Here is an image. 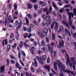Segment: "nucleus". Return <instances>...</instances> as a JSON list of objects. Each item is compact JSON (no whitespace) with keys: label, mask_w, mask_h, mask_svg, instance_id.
Masks as SVG:
<instances>
[{"label":"nucleus","mask_w":76,"mask_h":76,"mask_svg":"<svg viewBox=\"0 0 76 76\" xmlns=\"http://www.w3.org/2000/svg\"><path fill=\"white\" fill-rule=\"evenodd\" d=\"M47 10H48V7H45V9H43V11L46 12Z\"/></svg>","instance_id":"774afa93"},{"label":"nucleus","mask_w":76,"mask_h":76,"mask_svg":"<svg viewBox=\"0 0 76 76\" xmlns=\"http://www.w3.org/2000/svg\"><path fill=\"white\" fill-rule=\"evenodd\" d=\"M63 11H64V9H61L59 10V12L61 13H63Z\"/></svg>","instance_id":"338daca9"},{"label":"nucleus","mask_w":76,"mask_h":76,"mask_svg":"<svg viewBox=\"0 0 76 76\" xmlns=\"http://www.w3.org/2000/svg\"><path fill=\"white\" fill-rule=\"evenodd\" d=\"M10 45H9L7 46V50L8 52H9L10 50Z\"/></svg>","instance_id":"a878e982"},{"label":"nucleus","mask_w":76,"mask_h":76,"mask_svg":"<svg viewBox=\"0 0 76 76\" xmlns=\"http://www.w3.org/2000/svg\"><path fill=\"white\" fill-rule=\"evenodd\" d=\"M32 36V34H31V33H29L28 34V38H31V37Z\"/></svg>","instance_id":"5fc2aeb1"},{"label":"nucleus","mask_w":76,"mask_h":76,"mask_svg":"<svg viewBox=\"0 0 76 76\" xmlns=\"http://www.w3.org/2000/svg\"><path fill=\"white\" fill-rule=\"evenodd\" d=\"M41 58L42 60H45L47 59V55H44L43 57L41 56Z\"/></svg>","instance_id":"6ab92c4d"},{"label":"nucleus","mask_w":76,"mask_h":76,"mask_svg":"<svg viewBox=\"0 0 76 76\" xmlns=\"http://www.w3.org/2000/svg\"><path fill=\"white\" fill-rule=\"evenodd\" d=\"M26 43V42H24V44L25 47H26V48H29V45H28Z\"/></svg>","instance_id":"5701e85b"},{"label":"nucleus","mask_w":76,"mask_h":76,"mask_svg":"<svg viewBox=\"0 0 76 76\" xmlns=\"http://www.w3.org/2000/svg\"><path fill=\"white\" fill-rule=\"evenodd\" d=\"M71 5L70 4H67L66 5H65L64 6V8H67V7H70L71 6Z\"/></svg>","instance_id":"a18cd8bd"},{"label":"nucleus","mask_w":76,"mask_h":76,"mask_svg":"<svg viewBox=\"0 0 76 76\" xmlns=\"http://www.w3.org/2000/svg\"><path fill=\"white\" fill-rule=\"evenodd\" d=\"M58 37L59 38L61 39V40H59V44L57 45V48H60L61 47H64V40H63L62 39V37L61 36V35H58Z\"/></svg>","instance_id":"f03ea898"},{"label":"nucleus","mask_w":76,"mask_h":76,"mask_svg":"<svg viewBox=\"0 0 76 76\" xmlns=\"http://www.w3.org/2000/svg\"><path fill=\"white\" fill-rule=\"evenodd\" d=\"M25 19L27 25H28V24H29V20L28 18L27 17H26L25 18Z\"/></svg>","instance_id":"473e14b6"},{"label":"nucleus","mask_w":76,"mask_h":76,"mask_svg":"<svg viewBox=\"0 0 76 76\" xmlns=\"http://www.w3.org/2000/svg\"><path fill=\"white\" fill-rule=\"evenodd\" d=\"M53 6L55 9H56V10H58V9L57 8V7L56 6V4H55V3L54 1L53 2Z\"/></svg>","instance_id":"f3484780"},{"label":"nucleus","mask_w":76,"mask_h":76,"mask_svg":"<svg viewBox=\"0 0 76 76\" xmlns=\"http://www.w3.org/2000/svg\"><path fill=\"white\" fill-rule=\"evenodd\" d=\"M27 6L28 9H31L32 8V4L30 3H28L27 4Z\"/></svg>","instance_id":"f704fd0d"},{"label":"nucleus","mask_w":76,"mask_h":76,"mask_svg":"<svg viewBox=\"0 0 76 76\" xmlns=\"http://www.w3.org/2000/svg\"><path fill=\"white\" fill-rule=\"evenodd\" d=\"M39 31L37 32V34L41 38H44L43 37L47 36V34L48 32V30L47 28H44L42 34L41 33V30H39Z\"/></svg>","instance_id":"f257e3e1"},{"label":"nucleus","mask_w":76,"mask_h":76,"mask_svg":"<svg viewBox=\"0 0 76 76\" xmlns=\"http://www.w3.org/2000/svg\"><path fill=\"white\" fill-rule=\"evenodd\" d=\"M28 34L27 33H25L23 34V37L24 38H26L28 37Z\"/></svg>","instance_id":"e433bc0d"},{"label":"nucleus","mask_w":76,"mask_h":76,"mask_svg":"<svg viewBox=\"0 0 76 76\" xmlns=\"http://www.w3.org/2000/svg\"><path fill=\"white\" fill-rule=\"evenodd\" d=\"M34 8L35 10H37L38 9V6L37 4H35L34 5Z\"/></svg>","instance_id":"c85d7f7f"},{"label":"nucleus","mask_w":76,"mask_h":76,"mask_svg":"<svg viewBox=\"0 0 76 76\" xmlns=\"http://www.w3.org/2000/svg\"><path fill=\"white\" fill-rule=\"evenodd\" d=\"M73 12L74 13V15L76 16V9L75 8H74L73 10Z\"/></svg>","instance_id":"4c0bfd02"},{"label":"nucleus","mask_w":76,"mask_h":76,"mask_svg":"<svg viewBox=\"0 0 76 76\" xmlns=\"http://www.w3.org/2000/svg\"><path fill=\"white\" fill-rule=\"evenodd\" d=\"M44 68L45 70H47L48 72L50 71V66L48 65H45L44 66Z\"/></svg>","instance_id":"9d476101"},{"label":"nucleus","mask_w":76,"mask_h":76,"mask_svg":"<svg viewBox=\"0 0 76 76\" xmlns=\"http://www.w3.org/2000/svg\"><path fill=\"white\" fill-rule=\"evenodd\" d=\"M10 57L11 59L14 60H15V61H17V60H18V59H17L15 57L13 56L12 55H10Z\"/></svg>","instance_id":"dca6fc26"},{"label":"nucleus","mask_w":76,"mask_h":76,"mask_svg":"<svg viewBox=\"0 0 76 76\" xmlns=\"http://www.w3.org/2000/svg\"><path fill=\"white\" fill-rule=\"evenodd\" d=\"M40 44L43 47L45 46V43L44 42V40L42 41Z\"/></svg>","instance_id":"bb28decb"},{"label":"nucleus","mask_w":76,"mask_h":76,"mask_svg":"<svg viewBox=\"0 0 76 76\" xmlns=\"http://www.w3.org/2000/svg\"><path fill=\"white\" fill-rule=\"evenodd\" d=\"M42 25L44 26H49V25H48V22H46L45 23V22L42 23Z\"/></svg>","instance_id":"aec40b11"},{"label":"nucleus","mask_w":76,"mask_h":76,"mask_svg":"<svg viewBox=\"0 0 76 76\" xmlns=\"http://www.w3.org/2000/svg\"><path fill=\"white\" fill-rule=\"evenodd\" d=\"M33 50H35V48L34 47H32L31 48V49L30 50V51H31L32 54H34V51Z\"/></svg>","instance_id":"4468645a"},{"label":"nucleus","mask_w":76,"mask_h":76,"mask_svg":"<svg viewBox=\"0 0 76 76\" xmlns=\"http://www.w3.org/2000/svg\"><path fill=\"white\" fill-rule=\"evenodd\" d=\"M31 71L32 73H35V69L32 66H31Z\"/></svg>","instance_id":"2f4dec72"},{"label":"nucleus","mask_w":76,"mask_h":76,"mask_svg":"<svg viewBox=\"0 0 76 76\" xmlns=\"http://www.w3.org/2000/svg\"><path fill=\"white\" fill-rule=\"evenodd\" d=\"M11 63L12 64H15V61L14 60H11Z\"/></svg>","instance_id":"680f3d73"},{"label":"nucleus","mask_w":76,"mask_h":76,"mask_svg":"<svg viewBox=\"0 0 76 76\" xmlns=\"http://www.w3.org/2000/svg\"><path fill=\"white\" fill-rule=\"evenodd\" d=\"M50 19V16L49 15H47L46 17L45 20L48 21V20H49Z\"/></svg>","instance_id":"cd10ccee"},{"label":"nucleus","mask_w":76,"mask_h":76,"mask_svg":"<svg viewBox=\"0 0 76 76\" xmlns=\"http://www.w3.org/2000/svg\"><path fill=\"white\" fill-rule=\"evenodd\" d=\"M33 44L35 47H37V46L38 43L37 42L35 41L33 42Z\"/></svg>","instance_id":"49530a36"},{"label":"nucleus","mask_w":76,"mask_h":76,"mask_svg":"<svg viewBox=\"0 0 76 76\" xmlns=\"http://www.w3.org/2000/svg\"><path fill=\"white\" fill-rule=\"evenodd\" d=\"M58 29V26L56 25L55 27V29L56 31H57Z\"/></svg>","instance_id":"864d4df0"},{"label":"nucleus","mask_w":76,"mask_h":76,"mask_svg":"<svg viewBox=\"0 0 76 76\" xmlns=\"http://www.w3.org/2000/svg\"><path fill=\"white\" fill-rule=\"evenodd\" d=\"M47 63L48 64H49V63H50V59L48 56V59H47Z\"/></svg>","instance_id":"37998d69"},{"label":"nucleus","mask_w":76,"mask_h":76,"mask_svg":"<svg viewBox=\"0 0 76 76\" xmlns=\"http://www.w3.org/2000/svg\"><path fill=\"white\" fill-rule=\"evenodd\" d=\"M53 54L54 56H57V52L56 51H54Z\"/></svg>","instance_id":"0e129e2a"},{"label":"nucleus","mask_w":76,"mask_h":76,"mask_svg":"<svg viewBox=\"0 0 76 76\" xmlns=\"http://www.w3.org/2000/svg\"><path fill=\"white\" fill-rule=\"evenodd\" d=\"M18 58H19L20 59L21 58L20 56V52H19L18 53Z\"/></svg>","instance_id":"603ef678"},{"label":"nucleus","mask_w":76,"mask_h":76,"mask_svg":"<svg viewBox=\"0 0 76 76\" xmlns=\"http://www.w3.org/2000/svg\"><path fill=\"white\" fill-rule=\"evenodd\" d=\"M20 62L21 65L23 66H25V65L22 62V61L21 60H20Z\"/></svg>","instance_id":"4d7b16f0"},{"label":"nucleus","mask_w":76,"mask_h":76,"mask_svg":"<svg viewBox=\"0 0 76 76\" xmlns=\"http://www.w3.org/2000/svg\"><path fill=\"white\" fill-rule=\"evenodd\" d=\"M22 21H20V23L18 21L16 20L15 21V23L14 26H15L17 27V29L18 30L21 27V26H22Z\"/></svg>","instance_id":"423d86ee"},{"label":"nucleus","mask_w":76,"mask_h":76,"mask_svg":"<svg viewBox=\"0 0 76 76\" xmlns=\"http://www.w3.org/2000/svg\"><path fill=\"white\" fill-rule=\"evenodd\" d=\"M62 23H63V25H64L66 26L68 28H69V29L70 27H69V24L66 22V21H64V20H62Z\"/></svg>","instance_id":"6e6552de"},{"label":"nucleus","mask_w":76,"mask_h":76,"mask_svg":"<svg viewBox=\"0 0 76 76\" xmlns=\"http://www.w3.org/2000/svg\"><path fill=\"white\" fill-rule=\"evenodd\" d=\"M21 52L23 56V57H26V54H25V52L21 50Z\"/></svg>","instance_id":"c9c22d12"},{"label":"nucleus","mask_w":76,"mask_h":76,"mask_svg":"<svg viewBox=\"0 0 76 76\" xmlns=\"http://www.w3.org/2000/svg\"><path fill=\"white\" fill-rule=\"evenodd\" d=\"M48 47L49 50L51 51V53L52 54H53V47L52 46H50V45H48Z\"/></svg>","instance_id":"9b49d317"},{"label":"nucleus","mask_w":76,"mask_h":76,"mask_svg":"<svg viewBox=\"0 0 76 76\" xmlns=\"http://www.w3.org/2000/svg\"><path fill=\"white\" fill-rule=\"evenodd\" d=\"M46 15H43L42 16V18L43 19H45V20H46Z\"/></svg>","instance_id":"3c124183"},{"label":"nucleus","mask_w":76,"mask_h":76,"mask_svg":"<svg viewBox=\"0 0 76 76\" xmlns=\"http://www.w3.org/2000/svg\"><path fill=\"white\" fill-rule=\"evenodd\" d=\"M39 54H41L43 53L42 51L41 50H39L38 51Z\"/></svg>","instance_id":"69168bd1"},{"label":"nucleus","mask_w":76,"mask_h":76,"mask_svg":"<svg viewBox=\"0 0 76 76\" xmlns=\"http://www.w3.org/2000/svg\"><path fill=\"white\" fill-rule=\"evenodd\" d=\"M4 42L5 43V45H7V39H6L4 40Z\"/></svg>","instance_id":"052dcab7"},{"label":"nucleus","mask_w":76,"mask_h":76,"mask_svg":"<svg viewBox=\"0 0 76 76\" xmlns=\"http://www.w3.org/2000/svg\"><path fill=\"white\" fill-rule=\"evenodd\" d=\"M30 41H31V42H34V39L31 37L30 39Z\"/></svg>","instance_id":"e2e57ef3"},{"label":"nucleus","mask_w":76,"mask_h":76,"mask_svg":"<svg viewBox=\"0 0 76 76\" xmlns=\"http://www.w3.org/2000/svg\"><path fill=\"white\" fill-rule=\"evenodd\" d=\"M27 16L29 19H32V15L30 14H27Z\"/></svg>","instance_id":"412c9836"},{"label":"nucleus","mask_w":76,"mask_h":76,"mask_svg":"<svg viewBox=\"0 0 76 76\" xmlns=\"http://www.w3.org/2000/svg\"><path fill=\"white\" fill-rule=\"evenodd\" d=\"M70 59L71 61H72L73 63V70H76V69L75 68V64H76V63H75V62L76 61L74 60V58H71Z\"/></svg>","instance_id":"0eeeda50"},{"label":"nucleus","mask_w":76,"mask_h":76,"mask_svg":"<svg viewBox=\"0 0 76 76\" xmlns=\"http://www.w3.org/2000/svg\"><path fill=\"white\" fill-rule=\"evenodd\" d=\"M52 40H54L56 39V34L52 33Z\"/></svg>","instance_id":"72a5a7b5"},{"label":"nucleus","mask_w":76,"mask_h":76,"mask_svg":"<svg viewBox=\"0 0 76 76\" xmlns=\"http://www.w3.org/2000/svg\"><path fill=\"white\" fill-rule=\"evenodd\" d=\"M14 37V34L13 33H11L10 35V38H13Z\"/></svg>","instance_id":"09e8293b"},{"label":"nucleus","mask_w":76,"mask_h":76,"mask_svg":"<svg viewBox=\"0 0 76 76\" xmlns=\"http://www.w3.org/2000/svg\"><path fill=\"white\" fill-rule=\"evenodd\" d=\"M62 70L64 73H70L71 71L70 70L65 69H63Z\"/></svg>","instance_id":"a211bd4d"},{"label":"nucleus","mask_w":76,"mask_h":76,"mask_svg":"<svg viewBox=\"0 0 76 76\" xmlns=\"http://www.w3.org/2000/svg\"><path fill=\"white\" fill-rule=\"evenodd\" d=\"M66 56L67 58V59L66 61V64L67 65H69L70 67L71 68H72L73 67V65L72 64V62H70V58L69 57V55L67 53L66 54Z\"/></svg>","instance_id":"20e7f679"},{"label":"nucleus","mask_w":76,"mask_h":76,"mask_svg":"<svg viewBox=\"0 0 76 76\" xmlns=\"http://www.w3.org/2000/svg\"><path fill=\"white\" fill-rule=\"evenodd\" d=\"M17 46V43H14V44L12 46V47L13 48H15L16 46Z\"/></svg>","instance_id":"58836bf2"},{"label":"nucleus","mask_w":76,"mask_h":76,"mask_svg":"<svg viewBox=\"0 0 76 76\" xmlns=\"http://www.w3.org/2000/svg\"><path fill=\"white\" fill-rule=\"evenodd\" d=\"M15 66L16 67H17L19 69V70H20V69H21V67H19V64L18 62L16 63V64H15Z\"/></svg>","instance_id":"393cba45"},{"label":"nucleus","mask_w":76,"mask_h":76,"mask_svg":"<svg viewBox=\"0 0 76 76\" xmlns=\"http://www.w3.org/2000/svg\"><path fill=\"white\" fill-rule=\"evenodd\" d=\"M54 26V23H52L50 26H51L50 28H51L52 29H53Z\"/></svg>","instance_id":"c03bdc74"},{"label":"nucleus","mask_w":76,"mask_h":76,"mask_svg":"<svg viewBox=\"0 0 76 76\" xmlns=\"http://www.w3.org/2000/svg\"><path fill=\"white\" fill-rule=\"evenodd\" d=\"M58 67L61 70H62H62L63 69H65V66H64V65H61V64Z\"/></svg>","instance_id":"ddd939ff"},{"label":"nucleus","mask_w":76,"mask_h":76,"mask_svg":"<svg viewBox=\"0 0 76 76\" xmlns=\"http://www.w3.org/2000/svg\"><path fill=\"white\" fill-rule=\"evenodd\" d=\"M11 19V16L9 15L8 17V19L7 20V22L10 21V20Z\"/></svg>","instance_id":"de8ad7c7"},{"label":"nucleus","mask_w":76,"mask_h":76,"mask_svg":"<svg viewBox=\"0 0 76 76\" xmlns=\"http://www.w3.org/2000/svg\"><path fill=\"white\" fill-rule=\"evenodd\" d=\"M73 25V23H72V24L71 25V26H70L69 25V26H72V29H76V27H75V26L74 25Z\"/></svg>","instance_id":"8fccbe9b"},{"label":"nucleus","mask_w":76,"mask_h":76,"mask_svg":"<svg viewBox=\"0 0 76 76\" xmlns=\"http://www.w3.org/2000/svg\"><path fill=\"white\" fill-rule=\"evenodd\" d=\"M20 62L21 65L23 66H25V65L22 62V61L21 60H20Z\"/></svg>","instance_id":"13d9d810"},{"label":"nucleus","mask_w":76,"mask_h":76,"mask_svg":"<svg viewBox=\"0 0 76 76\" xmlns=\"http://www.w3.org/2000/svg\"><path fill=\"white\" fill-rule=\"evenodd\" d=\"M48 23L49 25H51V22H52V20L51 19H50L49 20H48Z\"/></svg>","instance_id":"6e6d98bb"},{"label":"nucleus","mask_w":76,"mask_h":76,"mask_svg":"<svg viewBox=\"0 0 76 76\" xmlns=\"http://www.w3.org/2000/svg\"><path fill=\"white\" fill-rule=\"evenodd\" d=\"M36 58L37 60L39 61V63L42 64V63H43V61H42V60L41 59V57H40L39 56H37Z\"/></svg>","instance_id":"f8f14e48"},{"label":"nucleus","mask_w":76,"mask_h":76,"mask_svg":"<svg viewBox=\"0 0 76 76\" xmlns=\"http://www.w3.org/2000/svg\"><path fill=\"white\" fill-rule=\"evenodd\" d=\"M5 65H3L2 66H1L0 68V70L1 71V72L2 73H3L4 72V71H5Z\"/></svg>","instance_id":"1a4fd4ad"},{"label":"nucleus","mask_w":76,"mask_h":76,"mask_svg":"<svg viewBox=\"0 0 76 76\" xmlns=\"http://www.w3.org/2000/svg\"><path fill=\"white\" fill-rule=\"evenodd\" d=\"M57 64L58 65V67H59L60 65L61 64V63L60 62V61L58 60V61H57L56 62H54L53 63L54 69L56 71H57L58 70L57 69Z\"/></svg>","instance_id":"39448f33"},{"label":"nucleus","mask_w":76,"mask_h":76,"mask_svg":"<svg viewBox=\"0 0 76 76\" xmlns=\"http://www.w3.org/2000/svg\"><path fill=\"white\" fill-rule=\"evenodd\" d=\"M6 62H7V66H8L9 65V64H10V61L8 59H6Z\"/></svg>","instance_id":"c756f323"},{"label":"nucleus","mask_w":76,"mask_h":76,"mask_svg":"<svg viewBox=\"0 0 76 76\" xmlns=\"http://www.w3.org/2000/svg\"><path fill=\"white\" fill-rule=\"evenodd\" d=\"M32 29V27L29 26L27 29V31L28 32H31V29Z\"/></svg>","instance_id":"b1692460"},{"label":"nucleus","mask_w":76,"mask_h":76,"mask_svg":"<svg viewBox=\"0 0 76 76\" xmlns=\"http://www.w3.org/2000/svg\"><path fill=\"white\" fill-rule=\"evenodd\" d=\"M47 37H46L45 39H46V41L48 43H49L50 41H49V38L48 37L46 36Z\"/></svg>","instance_id":"ea45409f"},{"label":"nucleus","mask_w":76,"mask_h":76,"mask_svg":"<svg viewBox=\"0 0 76 76\" xmlns=\"http://www.w3.org/2000/svg\"><path fill=\"white\" fill-rule=\"evenodd\" d=\"M70 31L69 30H67V28H66L65 30V35H67L69 34V33Z\"/></svg>","instance_id":"4be33fe9"},{"label":"nucleus","mask_w":76,"mask_h":76,"mask_svg":"<svg viewBox=\"0 0 76 76\" xmlns=\"http://www.w3.org/2000/svg\"><path fill=\"white\" fill-rule=\"evenodd\" d=\"M45 49H46L45 47H43L42 48V50L43 51H44V52H45Z\"/></svg>","instance_id":"bf43d9fd"},{"label":"nucleus","mask_w":76,"mask_h":76,"mask_svg":"<svg viewBox=\"0 0 76 76\" xmlns=\"http://www.w3.org/2000/svg\"><path fill=\"white\" fill-rule=\"evenodd\" d=\"M14 8L15 10H17L18 8V5L16 4H14Z\"/></svg>","instance_id":"7c9ffc66"},{"label":"nucleus","mask_w":76,"mask_h":76,"mask_svg":"<svg viewBox=\"0 0 76 76\" xmlns=\"http://www.w3.org/2000/svg\"><path fill=\"white\" fill-rule=\"evenodd\" d=\"M64 29V28H63V26H60V27L59 28V29L60 30H61V31H63V29Z\"/></svg>","instance_id":"a19ab883"},{"label":"nucleus","mask_w":76,"mask_h":76,"mask_svg":"<svg viewBox=\"0 0 76 76\" xmlns=\"http://www.w3.org/2000/svg\"><path fill=\"white\" fill-rule=\"evenodd\" d=\"M68 15L69 16V22L68 23H69V25L70 26H71L72 25V23L73 21L72 20V17L71 16L72 15V18H73L74 17V14L72 12H69V13L68 14Z\"/></svg>","instance_id":"7ed1b4c3"},{"label":"nucleus","mask_w":76,"mask_h":76,"mask_svg":"<svg viewBox=\"0 0 76 76\" xmlns=\"http://www.w3.org/2000/svg\"><path fill=\"white\" fill-rule=\"evenodd\" d=\"M11 4H9L7 5V9H10V8H11Z\"/></svg>","instance_id":"79ce46f5"},{"label":"nucleus","mask_w":76,"mask_h":76,"mask_svg":"<svg viewBox=\"0 0 76 76\" xmlns=\"http://www.w3.org/2000/svg\"><path fill=\"white\" fill-rule=\"evenodd\" d=\"M32 64L34 67H38V63L33 62H32Z\"/></svg>","instance_id":"2eb2a0df"}]
</instances>
